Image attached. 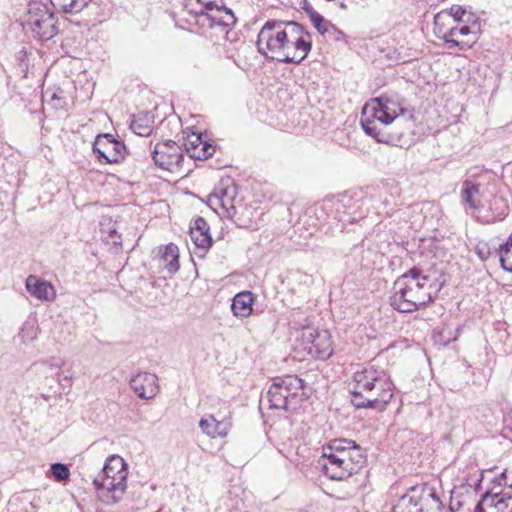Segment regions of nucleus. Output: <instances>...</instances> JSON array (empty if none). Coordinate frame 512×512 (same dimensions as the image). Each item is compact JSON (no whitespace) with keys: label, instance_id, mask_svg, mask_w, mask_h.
<instances>
[{"label":"nucleus","instance_id":"f257e3e1","mask_svg":"<svg viewBox=\"0 0 512 512\" xmlns=\"http://www.w3.org/2000/svg\"><path fill=\"white\" fill-rule=\"evenodd\" d=\"M394 385L384 370L363 366L354 372L351 403L357 409L383 411L394 395Z\"/></svg>","mask_w":512,"mask_h":512},{"label":"nucleus","instance_id":"f03ea898","mask_svg":"<svg viewBox=\"0 0 512 512\" xmlns=\"http://www.w3.org/2000/svg\"><path fill=\"white\" fill-rule=\"evenodd\" d=\"M364 449L351 439H334L323 449L319 465L331 480L342 481L358 473L366 463Z\"/></svg>","mask_w":512,"mask_h":512},{"label":"nucleus","instance_id":"7ed1b4c3","mask_svg":"<svg viewBox=\"0 0 512 512\" xmlns=\"http://www.w3.org/2000/svg\"><path fill=\"white\" fill-rule=\"evenodd\" d=\"M422 271L413 267L399 276L390 296V305L401 313H411L426 307L434 301L433 286Z\"/></svg>","mask_w":512,"mask_h":512},{"label":"nucleus","instance_id":"20e7f679","mask_svg":"<svg viewBox=\"0 0 512 512\" xmlns=\"http://www.w3.org/2000/svg\"><path fill=\"white\" fill-rule=\"evenodd\" d=\"M404 113L399 102L387 96H380L367 102L362 108L360 124L364 132L379 143L395 144L400 137L386 130V127Z\"/></svg>","mask_w":512,"mask_h":512},{"label":"nucleus","instance_id":"39448f33","mask_svg":"<svg viewBox=\"0 0 512 512\" xmlns=\"http://www.w3.org/2000/svg\"><path fill=\"white\" fill-rule=\"evenodd\" d=\"M310 397L306 382L297 375H284L273 379L260 404L266 401L269 409L293 412Z\"/></svg>","mask_w":512,"mask_h":512},{"label":"nucleus","instance_id":"423d86ee","mask_svg":"<svg viewBox=\"0 0 512 512\" xmlns=\"http://www.w3.org/2000/svg\"><path fill=\"white\" fill-rule=\"evenodd\" d=\"M127 475L123 458L117 455L109 457L93 480L98 499L106 505L119 502L127 489Z\"/></svg>","mask_w":512,"mask_h":512},{"label":"nucleus","instance_id":"0eeeda50","mask_svg":"<svg viewBox=\"0 0 512 512\" xmlns=\"http://www.w3.org/2000/svg\"><path fill=\"white\" fill-rule=\"evenodd\" d=\"M24 26L39 41H48L59 32L58 18L52 8L37 0L28 3Z\"/></svg>","mask_w":512,"mask_h":512},{"label":"nucleus","instance_id":"6e6552de","mask_svg":"<svg viewBox=\"0 0 512 512\" xmlns=\"http://www.w3.org/2000/svg\"><path fill=\"white\" fill-rule=\"evenodd\" d=\"M287 35V41H283V48L274 59L280 63L300 64L312 49L311 35L297 22H290Z\"/></svg>","mask_w":512,"mask_h":512},{"label":"nucleus","instance_id":"1a4fd4ad","mask_svg":"<svg viewBox=\"0 0 512 512\" xmlns=\"http://www.w3.org/2000/svg\"><path fill=\"white\" fill-rule=\"evenodd\" d=\"M290 22L278 20L267 21L260 29L257 37V50L267 60L275 61L283 48V41H287Z\"/></svg>","mask_w":512,"mask_h":512},{"label":"nucleus","instance_id":"9d476101","mask_svg":"<svg viewBox=\"0 0 512 512\" xmlns=\"http://www.w3.org/2000/svg\"><path fill=\"white\" fill-rule=\"evenodd\" d=\"M369 202H376L371 198H367L362 190L356 191L353 194L343 195L336 208L337 217L339 221L344 223H354L363 219L369 212L367 204Z\"/></svg>","mask_w":512,"mask_h":512},{"label":"nucleus","instance_id":"9b49d317","mask_svg":"<svg viewBox=\"0 0 512 512\" xmlns=\"http://www.w3.org/2000/svg\"><path fill=\"white\" fill-rule=\"evenodd\" d=\"M92 150L96 159L104 164H118L127 155L125 144L109 133L97 135L93 142Z\"/></svg>","mask_w":512,"mask_h":512},{"label":"nucleus","instance_id":"f8f14e48","mask_svg":"<svg viewBox=\"0 0 512 512\" xmlns=\"http://www.w3.org/2000/svg\"><path fill=\"white\" fill-rule=\"evenodd\" d=\"M237 194V188L234 184H229L224 187H219L209 195L208 201L214 210L221 209L218 212L223 217L233 220L237 225L244 226L245 221L238 216V208L234 204Z\"/></svg>","mask_w":512,"mask_h":512},{"label":"nucleus","instance_id":"ddd939ff","mask_svg":"<svg viewBox=\"0 0 512 512\" xmlns=\"http://www.w3.org/2000/svg\"><path fill=\"white\" fill-rule=\"evenodd\" d=\"M302 341L304 349L313 358L325 360L333 354L331 335L327 330L304 328Z\"/></svg>","mask_w":512,"mask_h":512},{"label":"nucleus","instance_id":"4468645a","mask_svg":"<svg viewBox=\"0 0 512 512\" xmlns=\"http://www.w3.org/2000/svg\"><path fill=\"white\" fill-rule=\"evenodd\" d=\"M152 159L156 166L174 171L183 162L182 148L173 140L157 143L152 151Z\"/></svg>","mask_w":512,"mask_h":512},{"label":"nucleus","instance_id":"2eb2a0df","mask_svg":"<svg viewBox=\"0 0 512 512\" xmlns=\"http://www.w3.org/2000/svg\"><path fill=\"white\" fill-rule=\"evenodd\" d=\"M479 24L473 20L469 22L456 23L445 41L449 49L458 48L459 50H467L471 48L478 40Z\"/></svg>","mask_w":512,"mask_h":512},{"label":"nucleus","instance_id":"dca6fc26","mask_svg":"<svg viewBox=\"0 0 512 512\" xmlns=\"http://www.w3.org/2000/svg\"><path fill=\"white\" fill-rule=\"evenodd\" d=\"M450 512H482L477 491L471 487L455 488L451 492Z\"/></svg>","mask_w":512,"mask_h":512},{"label":"nucleus","instance_id":"f3484780","mask_svg":"<svg viewBox=\"0 0 512 512\" xmlns=\"http://www.w3.org/2000/svg\"><path fill=\"white\" fill-rule=\"evenodd\" d=\"M158 379L155 374L140 372L130 380L131 389L141 399H152L159 392Z\"/></svg>","mask_w":512,"mask_h":512},{"label":"nucleus","instance_id":"a211bd4d","mask_svg":"<svg viewBox=\"0 0 512 512\" xmlns=\"http://www.w3.org/2000/svg\"><path fill=\"white\" fill-rule=\"evenodd\" d=\"M209 225L203 217H197L190 226L189 236L196 249L205 253L212 245Z\"/></svg>","mask_w":512,"mask_h":512},{"label":"nucleus","instance_id":"6ab92c4d","mask_svg":"<svg viewBox=\"0 0 512 512\" xmlns=\"http://www.w3.org/2000/svg\"><path fill=\"white\" fill-rule=\"evenodd\" d=\"M25 286L29 294L41 301H52L56 296L54 286L35 275H29L26 279Z\"/></svg>","mask_w":512,"mask_h":512},{"label":"nucleus","instance_id":"aec40b11","mask_svg":"<svg viewBox=\"0 0 512 512\" xmlns=\"http://www.w3.org/2000/svg\"><path fill=\"white\" fill-rule=\"evenodd\" d=\"M419 490V494H421V500L419 501L421 512H444V505L434 487L423 483L419 484Z\"/></svg>","mask_w":512,"mask_h":512},{"label":"nucleus","instance_id":"412c9836","mask_svg":"<svg viewBox=\"0 0 512 512\" xmlns=\"http://www.w3.org/2000/svg\"><path fill=\"white\" fill-rule=\"evenodd\" d=\"M199 427L203 433L212 438L224 437L231 428V421L228 418L217 420L213 415H206L201 418Z\"/></svg>","mask_w":512,"mask_h":512},{"label":"nucleus","instance_id":"4be33fe9","mask_svg":"<svg viewBox=\"0 0 512 512\" xmlns=\"http://www.w3.org/2000/svg\"><path fill=\"white\" fill-rule=\"evenodd\" d=\"M482 512H512V495H482L480 498Z\"/></svg>","mask_w":512,"mask_h":512},{"label":"nucleus","instance_id":"5701e85b","mask_svg":"<svg viewBox=\"0 0 512 512\" xmlns=\"http://www.w3.org/2000/svg\"><path fill=\"white\" fill-rule=\"evenodd\" d=\"M419 485L410 487L407 492L402 495L393 506L392 512H421L419 501Z\"/></svg>","mask_w":512,"mask_h":512},{"label":"nucleus","instance_id":"b1692460","mask_svg":"<svg viewBox=\"0 0 512 512\" xmlns=\"http://www.w3.org/2000/svg\"><path fill=\"white\" fill-rule=\"evenodd\" d=\"M226 7L218 5L215 1H210L201 6V8L195 11V15L202 19L210 28L218 27V24L222 18V15Z\"/></svg>","mask_w":512,"mask_h":512},{"label":"nucleus","instance_id":"393cba45","mask_svg":"<svg viewBox=\"0 0 512 512\" xmlns=\"http://www.w3.org/2000/svg\"><path fill=\"white\" fill-rule=\"evenodd\" d=\"M254 297L250 291H243L236 294L232 300L231 309L236 317H248L253 309Z\"/></svg>","mask_w":512,"mask_h":512},{"label":"nucleus","instance_id":"a878e982","mask_svg":"<svg viewBox=\"0 0 512 512\" xmlns=\"http://www.w3.org/2000/svg\"><path fill=\"white\" fill-rule=\"evenodd\" d=\"M488 214L486 215L487 223L502 221L509 214L508 200L503 196L495 195L489 202Z\"/></svg>","mask_w":512,"mask_h":512},{"label":"nucleus","instance_id":"bb28decb","mask_svg":"<svg viewBox=\"0 0 512 512\" xmlns=\"http://www.w3.org/2000/svg\"><path fill=\"white\" fill-rule=\"evenodd\" d=\"M456 25L455 20L451 18V16L446 13V11L441 10L434 16V34L438 39L446 41L448 34Z\"/></svg>","mask_w":512,"mask_h":512},{"label":"nucleus","instance_id":"cd10ccee","mask_svg":"<svg viewBox=\"0 0 512 512\" xmlns=\"http://www.w3.org/2000/svg\"><path fill=\"white\" fill-rule=\"evenodd\" d=\"M480 195V184L474 180L466 179L461 188V199L466 203L469 208L477 210L480 208V201L478 197Z\"/></svg>","mask_w":512,"mask_h":512},{"label":"nucleus","instance_id":"c85d7f7f","mask_svg":"<svg viewBox=\"0 0 512 512\" xmlns=\"http://www.w3.org/2000/svg\"><path fill=\"white\" fill-rule=\"evenodd\" d=\"M161 261L164 268L171 274L179 270V249L177 245L170 243L166 245L161 254Z\"/></svg>","mask_w":512,"mask_h":512},{"label":"nucleus","instance_id":"c756f323","mask_svg":"<svg viewBox=\"0 0 512 512\" xmlns=\"http://www.w3.org/2000/svg\"><path fill=\"white\" fill-rule=\"evenodd\" d=\"M380 238V228L375 227L360 243L359 247L367 250V255L362 256L363 260H370L372 254L377 255L381 253V244L378 241Z\"/></svg>","mask_w":512,"mask_h":512},{"label":"nucleus","instance_id":"7c9ffc66","mask_svg":"<svg viewBox=\"0 0 512 512\" xmlns=\"http://www.w3.org/2000/svg\"><path fill=\"white\" fill-rule=\"evenodd\" d=\"M152 123L153 122L147 116H133L130 128L139 136H149L153 129Z\"/></svg>","mask_w":512,"mask_h":512},{"label":"nucleus","instance_id":"2f4dec72","mask_svg":"<svg viewBox=\"0 0 512 512\" xmlns=\"http://www.w3.org/2000/svg\"><path fill=\"white\" fill-rule=\"evenodd\" d=\"M53 6H59L64 13H78L87 5L88 0H50Z\"/></svg>","mask_w":512,"mask_h":512},{"label":"nucleus","instance_id":"473e14b6","mask_svg":"<svg viewBox=\"0 0 512 512\" xmlns=\"http://www.w3.org/2000/svg\"><path fill=\"white\" fill-rule=\"evenodd\" d=\"M499 254L502 268L512 272V234L504 244L500 245Z\"/></svg>","mask_w":512,"mask_h":512},{"label":"nucleus","instance_id":"72a5a7b5","mask_svg":"<svg viewBox=\"0 0 512 512\" xmlns=\"http://www.w3.org/2000/svg\"><path fill=\"white\" fill-rule=\"evenodd\" d=\"M64 361L61 358L51 357L45 361L42 362V365L46 366L49 369H57V381L61 384L63 381L68 383V386L70 385V381L72 379V374L65 375L63 377L60 376V369L64 366Z\"/></svg>","mask_w":512,"mask_h":512},{"label":"nucleus","instance_id":"f704fd0d","mask_svg":"<svg viewBox=\"0 0 512 512\" xmlns=\"http://www.w3.org/2000/svg\"><path fill=\"white\" fill-rule=\"evenodd\" d=\"M446 13H448L451 18L455 20V23L460 22H470L473 18L471 13H468L464 8L459 5H453L449 9H445Z\"/></svg>","mask_w":512,"mask_h":512},{"label":"nucleus","instance_id":"c9c22d12","mask_svg":"<svg viewBox=\"0 0 512 512\" xmlns=\"http://www.w3.org/2000/svg\"><path fill=\"white\" fill-rule=\"evenodd\" d=\"M215 152V148L208 141L202 139V143L197 150H193L192 158L205 160L211 157Z\"/></svg>","mask_w":512,"mask_h":512},{"label":"nucleus","instance_id":"e433bc0d","mask_svg":"<svg viewBox=\"0 0 512 512\" xmlns=\"http://www.w3.org/2000/svg\"><path fill=\"white\" fill-rule=\"evenodd\" d=\"M50 471L57 481H65L70 476L68 466L63 463H53L50 467Z\"/></svg>","mask_w":512,"mask_h":512},{"label":"nucleus","instance_id":"4c0bfd02","mask_svg":"<svg viewBox=\"0 0 512 512\" xmlns=\"http://www.w3.org/2000/svg\"><path fill=\"white\" fill-rule=\"evenodd\" d=\"M203 136L202 134L192 133L187 136V139L184 143L186 151L190 154L192 158L193 150H197L202 143Z\"/></svg>","mask_w":512,"mask_h":512},{"label":"nucleus","instance_id":"58836bf2","mask_svg":"<svg viewBox=\"0 0 512 512\" xmlns=\"http://www.w3.org/2000/svg\"><path fill=\"white\" fill-rule=\"evenodd\" d=\"M310 21L312 22L315 29L322 35H325V31L330 21L326 20L320 13L318 15H311Z\"/></svg>","mask_w":512,"mask_h":512},{"label":"nucleus","instance_id":"ea45409f","mask_svg":"<svg viewBox=\"0 0 512 512\" xmlns=\"http://www.w3.org/2000/svg\"><path fill=\"white\" fill-rule=\"evenodd\" d=\"M235 24H236V17L234 15V13L229 8H226L222 15V18L218 24V27L226 29V28L233 27Z\"/></svg>","mask_w":512,"mask_h":512},{"label":"nucleus","instance_id":"a19ab883","mask_svg":"<svg viewBox=\"0 0 512 512\" xmlns=\"http://www.w3.org/2000/svg\"><path fill=\"white\" fill-rule=\"evenodd\" d=\"M435 341L441 345H447L451 341L457 339V335L451 336V331L448 328H443L440 332H438L435 336Z\"/></svg>","mask_w":512,"mask_h":512},{"label":"nucleus","instance_id":"79ce46f5","mask_svg":"<svg viewBox=\"0 0 512 512\" xmlns=\"http://www.w3.org/2000/svg\"><path fill=\"white\" fill-rule=\"evenodd\" d=\"M325 35L328 36L330 40L333 41H341L345 39V34L340 29H338L334 24L330 23L325 31Z\"/></svg>","mask_w":512,"mask_h":512},{"label":"nucleus","instance_id":"37998d69","mask_svg":"<svg viewBox=\"0 0 512 512\" xmlns=\"http://www.w3.org/2000/svg\"><path fill=\"white\" fill-rule=\"evenodd\" d=\"M492 486L486 490V492L483 495H492L494 492L497 494V496H506L511 495L508 492H504L505 488H502L499 484L491 480Z\"/></svg>","mask_w":512,"mask_h":512},{"label":"nucleus","instance_id":"c03bdc74","mask_svg":"<svg viewBox=\"0 0 512 512\" xmlns=\"http://www.w3.org/2000/svg\"><path fill=\"white\" fill-rule=\"evenodd\" d=\"M63 91H59V93L55 92L53 95H52V100L55 102V105L57 107H62V96H60V94H62Z\"/></svg>","mask_w":512,"mask_h":512},{"label":"nucleus","instance_id":"a18cd8bd","mask_svg":"<svg viewBox=\"0 0 512 512\" xmlns=\"http://www.w3.org/2000/svg\"><path fill=\"white\" fill-rule=\"evenodd\" d=\"M305 13L308 15L309 19H311V15H318L319 13L314 10V8L311 5L306 4L303 7Z\"/></svg>","mask_w":512,"mask_h":512},{"label":"nucleus","instance_id":"49530a36","mask_svg":"<svg viewBox=\"0 0 512 512\" xmlns=\"http://www.w3.org/2000/svg\"><path fill=\"white\" fill-rule=\"evenodd\" d=\"M339 7L343 10H346L347 9V5L344 3V2H340L339 3Z\"/></svg>","mask_w":512,"mask_h":512},{"label":"nucleus","instance_id":"de8ad7c7","mask_svg":"<svg viewBox=\"0 0 512 512\" xmlns=\"http://www.w3.org/2000/svg\"><path fill=\"white\" fill-rule=\"evenodd\" d=\"M508 475H509L508 482H511L512 471H511V472H508Z\"/></svg>","mask_w":512,"mask_h":512},{"label":"nucleus","instance_id":"09e8293b","mask_svg":"<svg viewBox=\"0 0 512 512\" xmlns=\"http://www.w3.org/2000/svg\"><path fill=\"white\" fill-rule=\"evenodd\" d=\"M373 208H374L375 210H377V213H380V211H379V207H378V206L373 205Z\"/></svg>","mask_w":512,"mask_h":512}]
</instances>
